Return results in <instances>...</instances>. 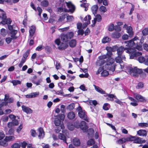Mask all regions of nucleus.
Returning a JSON list of instances; mask_svg holds the SVG:
<instances>
[{
	"label": "nucleus",
	"mask_w": 148,
	"mask_h": 148,
	"mask_svg": "<svg viewBox=\"0 0 148 148\" xmlns=\"http://www.w3.org/2000/svg\"><path fill=\"white\" fill-rule=\"evenodd\" d=\"M129 71L130 73H132L133 75L135 77H138V74H140V77L143 78H144L146 77V73L143 72L142 69H138L137 67H135L134 68L130 67Z\"/></svg>",
	"instance_id": "nucleus-1"
},
{
	"label": "nucleus",
	"mask_w": 148,
	"mask_h": 148,
	"mask_svg": "<svg viewBox=\"0 0 148 148\" xmlns=\"http://www.w3.org/2000/svg\"><path fill=\"white\" fill-rule=\"evenodd\" d=\"M127 48H125L123 46L119 47L117 50V54L118 56L115 58V60L117 62H120L122 61L123 60L125 59V56L123 55L124 51L126 50Z\"/></svg>",
	"instance_id": "nucleus-2"
},
{
	"label": "nucleus",
	"mask_w": 148,
	"mask_h": 148,
	"mask_svg": "<svg viewBox=\"0 0 148 148\" xmlns=\"http://www.w3.org/2000/svg\"><path fill=\"white\" fill-rule=\"evenodd\" d=\"M74 34L72 32H69L66 34H63L61 35V41L63 42H68L69 40L72 38Z\"/></svg>",
	"instance_id": "nucleus-3"
},
{
	"label": "nucleus",
	"mask_w": 148,
	"mask_h": 148,
	"mask_svg": "<svg viewBox=\"0 0 148 148\" xmlns=\"http://www.w3.org/2000/svg\"><path fill=\"white\" fill-rule=\"evenodd\" d=\"M55 43L56 45L60 46L58 48L60 50H64L66 49L68 47V42H61L60 39H57L55 41Z\"/></svg>",
	"instance_id": "nucleus-4"
},
{
	"label": "nucleus",
	"mask_w": 148,
	"mask_h": 148,
	"mask_svg": "<svg viewBox=\"0 0 148 148\" xmlns=\"http://www.w3.org/2000/svg\"><path fill=\"white\" fill-rule=\"evenodd\" d=\"M66 5L69 9L68 10L66 9L65 12L68 11L69 12H73L75 10V6L71 2H66Z\"/></svg>",
	"instance_id": "nucleus-5"
},
{
	"label": "nucleus",
	"mask_w": 148,
	"mask_h": 148,
	"mask_svg": "<svg viewBox=\"0 0 148 148\" xmlns=\"http://www.w3.org/2000/svg\"><path fill=\"white\" fill-rule=\"evenodd\" d=\"M79 116L83 119L88 121V119L87 118V116L86 114V112L84 110L78 112Z\"/></svg>",
	"instance_id": "nucleus-6"
},
{
	"label": "nucleus",
	"mask_w": 148,
	"mask_h": 148,
	"mask_svg": "<svg viewBox=\"0 0 148 148\" xmlns=\"http://www.w3.org/2000/svg\"><path fill=\"white\" fill-rule=\"evenodd\" d=\"M19 124L18 121L14 119H12L11 122H9L7 124V126L8 128H12L13 126H17Z\"/></svg>",
	"instance_id": "nucleus-7"
},
{
	"label": "nucleus",
	"mask_w": 148,
	"mask_h": 148,
	"mask_svg": "<svg viewBox=\"0 0 148 148\" xmlns=\"http://www.w3.org/2000/svg\"><path fill=\"white\" fill-rule=\"evenodd\" d=\"M122 42L123 44H126V46L130 47H132L135 45V43L133 41V40L132 39L129 41H124Z\"/></svg>",
	"instance_id": "nucleus-8"
},
{
	"label": "nucleus",
	"mask_w": 148,
	"mask_h": 148,
	"mask_svg": "<svg viewBox=\"0 0 148 148\" xmlns=\"http://www.w3.org/2000/svg\"><path fill=\"white\" fill-rule=\"evenodd\" d=\"M135 98L137 100H138L139 101H141L143 102H146V100L145 99V98L143 97L140 95L136 94L134 95Z\"/></svg>",
	"instance_id": "nucleus-9"
},
{
	"label": "nucleus",
	"mask_w": 148,
	"mask_h": 148,
	"mask_svg": "<svg viewBox=\"0 0 148 148\" xmlns=\"http://www.w3.org/2000/svg\"><path fill=\"white\" fill-rule=\"evenodd\" d=\"M105 68L108 70L111 71L113 72L115 70V67L114 65H110L108 63H106L105 66Z\"/></svg>",
	"instance_id": "nucleus-10"
},
{
	"label": "nucleus",
	"mask_w": 148,
	"mask_h": 148,
	"mask_svg": "<svg viewBox=\"0 0 148 148\" xmlns=\"http://www.w3.org/2000/svg\"><path fill=\"white\" fill-rule=\"evenodd\" d=\"M38 131L39 132L38 138L40 139L43 138L45 136V132L43 129L42 127H40L38 129Z\"/></svg>",
	"instance_id": "nucleus-11"
},
{
	"label": "nucleus",
	"mask_w": 148,
	"mask_h": 148,
	"mask_svg": "<svg viewBox=\"0 0 148 148\" xmlns=\"http://www.w3.org/2000/svg\"><path fill=\"white\" fill-rule=\"evenodd\" d=\"M137 134L140 136H146L147 135V132L145 130H140L137 132Z\"/></svg>",
	"instance_id": "nucleus-12"
},
{
	"label": "nucleus",
	"mask_w": 148,
	"mask_h": 148,
	"mask_svg": "<svg viewBox=\"0 0 148 148\" xmlns=\"http://www.w3.org/2000/svg\"><path fill=\"white\" fill-rule=\"evenodd\" d=\"M23 111L27 114H30L32 112V110L29 108L26 107L24 105L22 106Z\"/></svg>",
	"instance_id": "nucleus-13"
},
{
	"label": "nucleus",
	"mask_w": 148,
	"mask_h": 148,
	"mask_svg": "<svg viewBox=\"0 0 148 148\" xmlns=\"http://www.w3.org/2000/svg\"><path fill=\"white\" fill-rule=\"evenodd\" d=\"M146 142L145 140H142V138L140 137H137L134 140V143H136L142 144Z\"/></svg>",
	"instance_id": "nucleus-14"
},
{
	"label": "nucleus",
	"mask_w": 148,
	"mask_h": 148,
	"mask_svg": "<svg viewBox=\"0 0 148 148\" xmlns=\"http://www.w3.org/2000/svg\"><path fill=\"white\" fill-rule=\"evenodd\" d=\"M80 128L84 131H86L88 128L86 122L84 121H82L80 122Z\"/></svg>",
	"instance_id": "nucleus-15"
},
{
	"label": "nucleus",
	"mask_w": 148,
	"mask_h": 148,
	"mask_svg": "<svg viewBox=\"0 0 148 148\" xmlns=\"http://www.w3.org/2000/svg\"><path fill=\"white\" fill-rule=\"evenodd\" d=\"M142 53L141 52L132 53L130 56V58L131 59H136L138 56L141 55Z\"/></svg>",
	"instance_id": "nucleus-16"
},
{
	"label": "nucleus",
	"mask_w": 148,
	"mask_h": 148,
	"mask_svg": "<svg viewBox=\"0 0 148 148\" xmlns=\"http://www.w3.org/2000/svg\"><path fill=\"white\" fill-rule=\"evenodd\" d=\"M130 140L129 138H122L120 139L119 140H118L116 141L117 143L119 144H122L126 141H128Z\"/></svg>",
	"instance_id": "nucleus-17"
},
{
	"label": "nucleus",
	"mask_w": 148,
	"mask_h": 148,
	"mask_svg": "<svg viewBox=\"0 0 148 148\" xmlns=\"http://www.w3.org/2000/svg\"><path fill=\"white\" fill-rule=\"evenodd\" d=\"M36 27L34 25H32L29 30V36L31 37L33 36L36 31Z\"/></svg>",
	"instance_id": "nucleus-18"
},
{
	"label": "nucleus",
	"mask_w": 148,
	"mask_h": 148,
	"mask_svg": "<svg viewBox=\"0 0 148 148\" xmlns=\"http://www.w3.org/2000/svg\"><path fill=\"white\" fill-rule=\"evenodd\" d=\"M98 9V6L97 5H93L91 8V10L93 14L94 15L97 14V11Z\"/></svg>",
	"instance_id": "nucleus-19"
},
{
	"label": "nucleus",
	"mask_w": 148,
	"mask_h": 148,
	"mask_svg": "<svg viewBox=\"0 0 148 148\" xmlns=\"http://www.w3.org/2000/svg\"><path fill=\"white\" fill-rule=\"evenodd\" d=\"M12 20L10 18H7L5 20H2L0 22V23L2 24L3 25H5L6 24H10L12 22Z\"/></svg>",
	"instance_id": "nucleus-20"
},
{
	"label": "nucleus",
	"mask_w": 148,
	"mask_h": 148,
	"mask_svg": "<svg viewBox=\"0 0 148 148\" xmlns=\"http://www.w3.org/2000/svg\"><path fill=\"white\" fill-rule=\"evenodd\" d=\"M58 138L59 139L63 140L64 142L68 145V143L66 141V137L64 134L61 133L59 134L58 135Z\"/></svg>",
	"instance_id": "nucleus-21"
},
{
	"label": "nucleus",
	"mask_w": 148,
	"mask_h": 148,
	"mask_svg": "<svg viewBox=\"0 0 148 148\" xmlns=\"http://www.w3.org/2000/svg\"><path fill=\"white\" fill-rule=\"evenodd\" d=\"M127 32L129 34V37H132L133 35V32L132 31V28L131 26H128L127 27Z\"/></svg>",
	"instance_id": "nucleus-22"
},
{
	"label": "nucleus",
	"mask_w": 148,
	"mask_h": 148,
	"mask_svg": "<svg viewBox=\"0 0 148 148\" xmlns=\"http://www.w3.org/2000/svg\"><path fill=\"white\" fill-rule=\"evenodd\" d=\"M73 143L74 145L76 146L79 145L80 142L79 140L77 138H75L73 140Z\"/></svg>",
	"instance_id": "nucleus-23"
},
{
	"label": "nucleus",
	"mask_w": 148,
	"mask_h": 148,
	"mask_svg": "<svg viewBox=\"0 0 148 148\" xmlns=\"http://www.w3.org/2000/svg\"><path fill=\"white\" fill-rule=\"evenodd\" d=\"M75 115L73 112H69L67 114V117L70 119H73L75 117Z\"/></svg>",
	"instance_id": "nucleus-24"
},
{
	"label": "nucleus",
	"mask_w": 148,
	"mask_h": 148,
	"mask_svg": "<svg viewBox=\"0 0 148 148\" xmlns=\"http://www.w3.org/2000/svg\"><path fill=\"white\" fill-rule=\"evenodd\" d=\"M69 43L70 47L73 48L76 46V41L75 39H72L69 42Z\"/></svg>",
	"instance_id": "nucleus-25"
},
{
	"label": "nucleus",
	"mask_w": 148,
	"mask_h": 148,
	"mask_svg": "<svg viewBox=\"0 0 148 148\" xmlns=\"http://www.w3.org/2000/svg\"><path fill=\"white\" fill-rule=\"evenodd\" d=\"M49 4V1L47 0H44L42 1L40 3L41 5L44 7H47Z\"/></svg>",
	"instance_id": "nucleus-26"
},
{
	"label": "nucleus",
	"mask_w": 148,
	"mask_h": 148,
	"mask_svg": "<svg viewBox=\"0 0 148 148\" xmlns=\"http://www.w3.org/2000/svg\"><path fill=\"white\" fill-rule=\"evenodd\" d=\"M88 21L87 23H83L82 28L83 29H84L86 28L87 26V25L90 23V20L91 19V17L90 15H88Z\"/></svg>",
	"instance_id": "nucleus-27"
},
{
	"label": "nucleus",
	"mask_w": 148,
	"mask_h": 148,
	"mask_svg": "<svg viewBox=\"0 0 148 148\" xmlns=\"http://www.w3.org/2000/svg\"><path fill=\"white\" fill-rule=\"evenodd\" d=\"M121 36V34L118 32L113 33L112 35V38H118Z\"/></svg>",
	"instance_id": "nucleus-28"
},
{
	"label": "nucleus",
	"mask_w": 148,
	"mask_h": 148,
	"mask_svg": "<svg viewBox=\"0 0 148 148\" xmlns=\"http://www.w3.org/2000/svg\"><path fill=\"white\" fill-rule=\"evenodd\" d=\"M17 32V31L15 29H13L10 32V34H11L10 36L11 37L13 38L15 37H16L15 40L18 37L16 36V35Z\"/></svg>",
	"instance_id": "nucleus-29"
},
{
	"label": "nucleus",
	"mask_w": 148,
	"mask_h": 148,
	"mask_svg": "<svg viewBox=\"0 0 148 148\" xmlns=\"http://www.w3.org/2000/svg\"><path fill=\"white\" fill-rule=\"evenodd\" d=\"M87 132L89 136L91 137H93L94 133V131L93 129L92 128H89Z\"/></svg>",
	"instance_id": "nucleus-30"
},
{
	"label": "nucleus",
	"mask_w": 148,
	"mask_h": 148,
	"mask_svg": "<svg viewBox=\"0 0 148 148\" xmlns=\"http://www.w3.org/2000/svg\"><path fill=\"white\" fill-rule=\"evenodd\" d=\"M15 138L13 136H6L4 139V140L8 142V141L13 140Z\"/></svg>",
	"instance_id": "nucleus-31"
},
{
	"label": "nucleus",
	"mask_w": 148,
	"mask_h": 148,
	"mask_svg": "<svg viewBox=\"0 0 148 148\" xmlns=\"http://www.w3.org/2000/svg\"><path fill=\"white\" fill-rule=\"evenodd\" d=\"M145 59L146 58H144V57L140 56L138 57V56L136 60L140 63H144Z\"/></svg>",
	"instance_id": "nucleus-32"
},
{
	"label": "nucleus",
	"mask_w": 148,
	"mask_h": 148,
	"mask_svg": "<svg viewBox=\"0 0 148 148\" xmlns=\"http://www.w3.org/2000/svg\"><path fill=\"white\" fill-rule=\"evenodd\" d=\"M15 37H8L5 38V41L8 44H10L12 41V40H15Z\"/></svg>",
	"instance_id": "nucleus-33"
},
{
	"label": "nucleus",
	"mask_w": 148,
	"mask_h": 148,
	"mask_svg": "<svg viewBox=\"0 0 148 148\" xmlns=\"http://www.w3.org/2000/svg\"><path fill=\"white\" fill-rule=\"evenodd\" d=\"M75 107V104L72 103L66 107V109L70 110H72Z\"/></svg>",
	"instance_id": "nucleus-34"
},
{
	"label": "nucleus",
	"mask_w": 148,
	"mask_h": 148,
	"mask_svg": "<svg viewBox=\"0 0 148 148\" xmlns=\"http://www.w3.org/2000/svg\"><path fill=\"white\" fill-rule=\"evenodd\" d=\"M110 39L108 37L106 36L103 38L102 40V42L103 43H106L110 42Z\"/></svg>",
	"instance_id": "nucleus-35"
},
{
	"label": "nucleus",
	"mask_w": 148,
	"mask_h": 148,
	"mask_svg": "<svg viewBox=\"0 0 148 148\" xmlns=\"http://www.w3.org/2000/svg\"><path fill=\"white\" fill-rule=\"evenodd\" d=\"M138 126L142 127H148V123H139L138 124Z\"/></svg>",
	"instance_id": "nucleus-36"
},
{
	"label": "nucleus",
	"mask_w": 148,
	"mask_h": 148,
	"mask_svg": "<svg viewBox=\"0 0 148 148\" xmlns=\"http://www.w3.org/2000/svg\"><path fill=\"white\" fill-rule=\"evenodd\" d=\"M30 49H28L26 52L23 54V58L27 59L30 53Z\"/></svg>",
	"instance_id": "nucleus-37"
},
{
	"label": "nucleus",
	"mask_w": 148,
	"mask_h": 148,
	"mask_svg": "<svg viewBox=\"0 0 148 148\" xmlns=\"http://www.w3.org/2000/svg\"><path fill=\"white\" fill-rule=\"evenodd\" d=\"M101 74L102 76L105 77L107 76L109 74V73L108 71L103 69Z\"/></svg>",
	"instance_id": "nucleus-38"
},
{
	"label": "nucleus",
	"mask_w": 148,
	"mask_h": 148,
	"mask_svg": "<svg viewBox=\"0 0 148 148\" xmlns=\"http://www.w3.org/2000/svg\"><path fill=\"white\" fill-rule=\"evenodd\" d=\"M95 141L94 139H90L87 142V145H92L94 144Z\"/></svg>",
	"instance_id": "nucleus-39"
},
{
	"label": "nucleus",
	"mask_w": 148,
	"mask_h": 148,
	"mask_svg": "<svg viewBox=\"0 0 148 148\" xmlns=\"http://www.w3.org/2000/svg\"><path fill=\"white\" fill-rule=\"evenodd\" d=\"M97 21L100 22L101 21L102 18L100 14H97L96 16L94 18Z\"/></svg>",
	"instance_id": "nucleus-40"
},
{
	"label": "nucleus",
	"mask_w": 148,
	"mask_h": 148,
	"mask_svg": "<svg viewBox=\"0 0 148 148\" xmlns=\"http://www.w3.org/2000/svg\"><path fill=\"white\" fill-rule=\"evenodd\" d=\"M61 123V120L58 118H56L54 121V123L56 126H59Z\"/></svg>",
	"instance_id": "nucleus-41"
},
{
	"label": "nucleus",
	"mask_w": 148,
	"mask_h": 148,
	"mask_svg": "<svg viewBox=\"0 0 148 148\" xmlns=\"http://www.w3.org/2000/svg\"><path fill=\"white\" fill-rule=\"evenodd\" d=\"M42 81V79H41L38 80L37 81L33 80L32 81V82L34 84H36L37 86L39 85L40 84V83Z\"/></svg>",
	"instance_id": "nucleus-42"
},
{
	"label": "nucleus",
	"mask_w": 148,
	"mask_h": 148,
	"mask_svg": "<svg viewBox=\"0 0 148 148\" xmlns=\"http://www.w3.org/2000/svg\"><path fill=\"white\" fill-rule=\"evenodd\" d=\"M7 142L3 140L0 141V145H2L4 147H6L8 145V143H7Z\"/></svg>",
	"instance_id": "nucleus-43"
},
{
	"label": "nucleus",
	"mask_w": 148,
	"mask_h": 148,
	"mask_svg": "<svg viewBox=\"0 0 148 148\" xmlns=\"http://www.w3.org/2000/svg\"><path fill=\"white\" fill-rule=\"evenodd\" d=\"M65 18V15H62L59 17L58 19L57 22L60 23L64 21Z\"/></svg>",
	"instance_id": "nucleus-44"
},
{
	"label": "nucleus",
	"mask_w": 148,
	"mask_h": 148,
	"mask_svg": "<svg viewBox=\"0 0 148 148\" xmlns=\"http://www.w3.org/2000/svg\"><path fill=\"white\" fill-rule=\"evenodd\" d=\"M0 33L2 36H5L6 35V30L3 28L1 29L0 30Z\"/></svg>",
	"instance_id": "nucleus-45"
},
{
	"label": "nucleus",
	"mask_w": 148,
	"mask_h": 148,
	"mask_svg": "<svg viewBox=\"0 0 148 148\" xmlns=\"http://www.w3.org/2000/svg\"><path fill=\"white\" fill-rule=\"evenodd\" d=\"M21 147V144L20 143H15L11 146L12 148H20Z\"/></svg>",
	"instance_id": "nucleus-46"
},
{
	"label": "nucleus",
	"mask_w": 148,
	"mask_h": 148,
	"mask_svg": "<svg viewBox=\"0 0 148 148\" xmlns=\"http://www.w3.org/2000/svg\"><path fill=\"white\" fill-rule=\"evenodd\" d=\"M80 122H79V121H75L74 123V126L75 127L77 128H80Z\"/></svg>",
	"instance_id": "nucleus-47"
},
{
	"label": "nucleus",
	"mask_w": 148,
	"mask_h": 148,
	"mask_svg": "<svg viewBox=\"0 0 148 148\" xmlns=\"http://www.w3.org/2000/svg\"><path fill=\"white\" fill-rule=\"evenodd\" d=\"M108 61H107V63H108V64H110V65H114L113 64V63L114 62V59L110 58H109L108 59Z\"/></svg>",
	"instance_id": "nucleus-48"
},
{
	"label": "nucleus",
	"mask_w": 148,
	"mask_h": 148,
	"mask_svg": "<svg viewBox=\"0 0 148 148\" xmlns=\"http://www.w3.org/2000/svg\"><path fill=\"white\" fill-rule=\"evenodd\" d=\"M127 50L126 51V52L127 53H128L129 54H131L132 53H134V52L135 49H134L131 48L130 47L126 49Z\"/></svg>",
	"instance_id": "nucleus-49"
},
{
	"label": "nucleus",
	"mask_w": 148,
	"mask_h": 148,
	"mask_svg": "<svg viewBox=\"0 0 148 148\" xmlns=\"http://www.w3.org/2000/svg\"><path fill=\"white\" fill-rule=\"evenodd\" d=\"M144 84L142 82H140L138 84L137 86L136 87V88L137 89H140L143 88L144 87Z\"/></svg>",
	"instance_id": "nucleus-50"
},
{
	"label": "nucleus",
	"mask_w": 148,
	"mask_h": 148,
	"mask_svg": "<svg viewBox=\"0 0 148 148\" xmlns=\"http://www.w3.org/2000/svg\"><path fill=\"white\" fill-rule=\"evenodd\" d=\"M99 10L100 11L104 13L107 11V10L105 6L102 5L100 7Z\"/></svg>",
	"instance_id": "nucleus-51"
},
{
	"label": "nucleus",
	"mask_w": 148,
	"mask_h": 148,
	"mask_svg": "<svg viewBox=\"0 0 148 148\" xmlns=\"http://www.w3.org/2000/svg\"><path fill=\"white\" fill-rule=\"evenodd\" d=\"M21 82V81L18 80H12V83L14 86H16L18 84H20Z\"/></svg>",
	"instance_id": "nucleus-52"
},
{
	"label": "nucleus",
	"mask_w": 148,
	"mask_h": 148,
	"mask_svg": "<svg viewBox=\"0 0 148 148\" xmlns=\"http://www.w3.org/2000/svg\"><path fill=\"white\" fill-rule=\"evenodd\" d=\"M114 29V26L113 24H110L108 27V30L110 32H112Z\"/></svg>",
	"instance_id": "nucleus-53"
},
{
	"label": "nucleus",
	"mask_w": 148,
	"mask_h": 148,
	"mask_svg": "<svg viewBox=\"0 0 148 148\" xmlns=\"http://www.w3.org/2000/svg\"><path fill=\"white\" fill-rule=\"evenodd\" d=\"M142 33L144 36H146L148 34V28H145L142 31Z\"/></svg>",
	"instance_id": "nucleus-54"
},
{
	"label": "nucleus",
	"mask_w": 148,
	"mask_h": 148,
	"mask_svg": "<svg viewBox=\"0 0 148 148\" xmlns=\"http://www.w3.org/2000/svg\"><path fill=\"white\" fill-rule=\"evenodd\" d=\"M89 102L90 105H93L95 107L97 104V102L96 100H90Z\"/></svg>",
	"instance_id": "nucleus-55"
},
{
	"label": "nucleus",
	"mask_w": 148,
	"mask_h": 148,
	"mask_svg": "<svg viewBox=\"0 0 148 148\" xmlns=\"http://www.w3.org/2000/svg\"><path fill=\"white\" fill-rule=\"evenodd\" d=\"M56 68L57 70H58L61 68V66L60 63L58 61H56Z\"/></svg>",
	"instance_id": "nucleus-56"
},
{
	"label": "nucleus",
	"mask_w": 148,
	"mask_h": 148,
	"mask_svg": "<svg viewBox=\"0 0 148 148\" xmlns=\"http://www.w3.org/2000/svg\"><path fill=\"white\" fill-rule=\"evenodd\" d=\"M31 135L33 137H35L37 134L36 131L32 129L30 131Z\"/></svg>",
	"instance_id": "nucleus-57"
},
{
	"label": "nucleus",
	"mask_w": 148,
	"mask_h": 148,
	"mask_svg": "<svg viewBox=\"0 0 148 148\" xmlns=\"http://www.w3.org/2000/svg\"><path fill=\"white\" fill-rule=\"evenodd\" d=\"M67 127L68 129L71 131H73L74 129V126L72 124H69L67 125Z\"/></svg>",
	"instance_id": "nucleus-58"
},
{
	"label": "nucleus",
	"mask_w": 148,
	"mask_h": 148,
	"mask_svg": "<svg viewBox=\"0 0 148 148\" xmlns=\"http://www.w3.org/2000/svg\"><path fill=\"white\" fill-rule=\"evenodd\" d=\"M61 110V112L63 113H64L65 112V106L63 104H62L60 106Z\"/></svg>",
	"instance_id": "nucleus-59"
},
{
	"label": "nucleus",
	"mask_w": 148,
	"mask_h": 148,
	"mask_svg": "<svg viewBox=\"0 0 148 148\" xmlns=\"http://www.w3.org/2000/svg\"><path fill=\"white\" fill-rule=\"evenodd\" d=\"M20 144H21V145L23 148H25L27 144L25 141H24L23 142H21Z\"/></svg>",
	"instance_id": "nucleus-60"
},
{
	"label": "nucleus",
	"mask_w": 148,
	"mask_h": 148,
	"mask_svg": "<svg viewBox=\"0 0 148 148\" xmlns=\"http://www.w3.org/2000/svg\"><path fill=\"white\" fill-rule=\"evenodd\" d=\"M23 124H21L20 126H19L18 127L17 129H16V132H17L18 133H19L23 128Z\"/></svg>",
	"instance_id": "nucleus-61"
},
{
	"label": "nucleus",
	"mask_w": 148,
	"mask_h": 148,
	"mask_svg": "<svg viewBox=\"0 0 148 148\" xmlns=\"http://www.w3.org/2000/svg\"><path fill=\"white\" fill-rule=\"evenodd\" d=\"M66 18L67 21L70 22L72 21L73 19V17L72 16H69L68 15V16H67Z\"/></svg>",
	"instance_id": "nucleus-62"
},
{
	"label": "nucleus",
	"mask_w": 148,
	"mask_h": 148,
	"mask_svg": "<svg viewBox=\"0 0 148 148\" xmlns=\"http://www.w3.org/2000/svg\"><path fill=\"white\" fill-rule=\"evenodd\" d=\"M104 68L102 67H100L99 68L98 70L97 71L96 74L97 75H98L102 71H103Z\"/></svg>",
	"instance_id": "nucleus-63"
},
{
	"label": "nucleus",
	"mask_w": 148,
	"mask_h": 148,
	"mask_svg": "<svg viewBox=\"0 0 148 148\" xmlns=\"http://www.w3.org/2000/svg\"><path fill=\"white\" fill-rule=\"evenodd\" d=\"M1 14L2 16L1 18H2V20H5L7 18V17L6 16V13L5 12H4L3 13H2Z\"/></svg>",
	"instance_id": "nucleus-64"
}]
</instances>
